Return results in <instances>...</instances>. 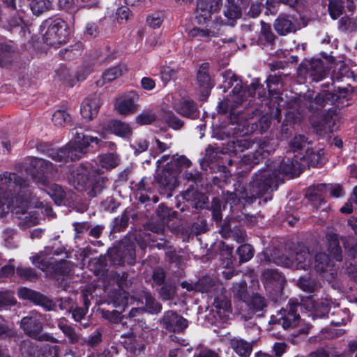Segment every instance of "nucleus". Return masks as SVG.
I'll use <instances>...</instances> for the list:
<instances>
[{
  "mask_svg": "<svg viewBox=\"0 0 357 357\" xmlns=\"http://www.w3.org/2000/svg\"><path fill=\"white\" fill-rule=\"evenodd\" d=\"M0 182L8 208L15 209L17 214H26L34 197L29 180L17 173L5 172L0 174Z\"/></svg>",
  "mask_w": 357,
  "mask_h": 357,
  "instance_id": "f257e3e1",
  "label": "nucleus"
},
{
  "mask_svg": "<svg viewBox=\"0 0 357 357\" xmlns=\"http://www.w3.org/2000/svg\"><path fill=\"white\" fill-rule=\"evenodd\" d=\"M68 179L70 184L77 191L86 192L91 198L100 195L108 181L103 172L98 168H93L91 165H80L77 167L70 172Z\"/></svg>",
  "mask_w": 357,
  "mask_h": 357,
  "instance_id": "f03ea898",
  "label": "nucleus"
},
{
  "mask_svg": "<svg viewBox=\"0 0 357 357\" xmlns=\"http://www.w3.org/2000/svg\"><path fill=\"white\" fill-rule=\"evenodd\" d=\"M17 294L20 299L29 301L47 311H56L59 307L60 310H66V312H87L91 305L89 296L86 292L82 294L84 306L77 307L75 310H73L74 303L70 298L54 301L39 291L25 287L19 288Z\"/></svg>",
  "mask_w": 357,
  "mask_h": 357,
  "instance_id": "7ed1b4c3",
  "label": "nucleus"
},
{
  "mask_svg": "<svg viewBox=\"0 0 357 357\" xmlns=\"http://www.w3.org/2000/svg\"><path fill=\"white\" fill-rule=\"evenodd\" d=\"M280 177L275 171L270 168L259 169L252 176V180L248 185L250 202L253 203L257 198L270 194L278 187Z\"/></svg>",
  "mask_w": 357,
  "mask_h": 357,
  "instance_id": "20e7f679",
  "label": "nucleus"
},
{
  "mask_svg": "<svg viewBox=\"0 0 357 357\" xmlns=\"http://www.w3.org/2000/svg\"><path fill=\"white\" fill-rule=\"evenodd\" d=\"M102 141L97 137L83 132H76L74 139L65 146L68 162L77 161L82 158L88 152L93 151L101 146Z\"/></svg>",
  "mask_w": 357,
  "mask_h": 357,
  "instance_id": "39448f33",
  "label": "nucleus"
},
{
  "mask_svg": "<svg viewBox=\"0 0 357 357\" xmlns=\"http://www.w3.org/2000/svg\"><path fill=\"white\" fill-rule=\"evenodd\" d=\"M47 31L43 34L44 43L49 46H57L66 43L70 36V28L61 18L49 19L43 24Z\"/></svg>",
  "mask_w": 357,
  "mask_h": 357,
  "instance_id": "423d86ee",
  "label": "nucleus"
},
{
  "mask_svg": "<svg viewBox=\"0 0 357 357\" xmlns=\"http://www.w3.org/2000/svg\"><path fill=\"white\" fill-rule=\"evenodd\" d=\"M106 261L114 267L135 264V246L132 243L113 246L107 250Z\"/></svg>",
  "mask_w": 357,
  "mask_h": 357,
  "instance_id": "0eeeda50",
  "label": "nucleus"
},
{
  "mask_svg": "<svg viewBox=\"0 0 357 357\" xmlns=\"http://www.w3.org/2000/svg\"><path fill=\"white\" fill-rule=\"evenodd\" d=\"M266 291L270 294L275 305H280V300L286 283L284 275L275 269H266L262 273Z\"/></svg>",
  "mask_w": 357,
  "mask_h": 357,
  "instance_id": "6e6552de",
  "label": "nucleus"
},
{
  "mask_svg": "<svg viewBox=\"0 0 357 357\" xmlns=\"http://www.w3.org/2000/svg\"><path fill=\"white\" fill-rule=\"evenodd\" d=\"M249 6L248 0H225L222 5V17L217 19L221 25L234 27L242 17L243 10Z\"/></svg>",
  "mask_w": 357,
  "mask_h": 357,
  "instance_id": "1a4fd4ad",
  "label": "nucleus"
},
{
  "mask_svg": "<svg viewBox=\"0 0 357 357\" xmlns=\"http://www.w3.org/2000/svg\"><path fill=\"white\" fill-rule=\"evenodd\" d=\"M312 260L313 256L310 252L308 248H303L296 252L294 261L289 257L282 255L275 257L273 262L285 268L307 271L311 267Z\"/></svg>",
  "mask_w": 357,
  "mask_h": 357,
  "instance_id": "9d476101",
  "label": "nucleus"
},
{
  "mask_svg": "<svg viewBox=\"0 0 357 357\" xmlns=\"http://www.w3.org/2000/svg\"><path fill=\"white\" fill-rule=\"evenodd\" d=\"M32 263L43 271L51 273L55 276L66 275L70 272L69 262L65 259L57 261L56 259L41 257L38 255L31 257Z\"/></svg>",
  "mask_w": 357,
  "mask_h": 357,
  "instance_id": "9b49d317",
  "label": "nucleus"
},
{
  "mask_svg": "<svg viewBox=\"0 0 357 357\" xmlns=\"http://www.w3.org/2000/svg\"><path fill=\"white\" fill-rule=\"evenodd\" d=\"M178 176L176 171H172L170 167H165L154 176V183L156 190L160 194L171 196L178 184Z\"/></svg>",
  "mask_w": 357,
  "mask_h": 357,
  "instance_id": "f8f14e48",
  "label": "nucleus"
},
{
  "mask_svg": "<svg viewBox=\"0 0 357 357\" xmlns=\"http://www.w3.org/2000/svg\"><path fill=\"white\" fill-rule=\"evenodd\" d=\"M50 165L52 163L48 160L38 158H31L26 171L36 184L46 186L49 183L47 173Z\"/></svg>",
  "mask_w": 357,
  "mask_h": 357,
  "instance_id": "ddd939ff",
  "label": "nucleus"
},
{
  "mask_svg": "<svg viewBox=\"0 0 357 357\" xmlns=\"http://www.w3.org/2000/svg\"><path fill=\"white\" fill-rule=\"evenodd\" d=\"M222 6V0H197L195 11L199 24L207 23L213 13L218 12Z\"/></svg>",
  "mask_w": 357,
  "mask_h": 357,
  "instance_id": "4468645a",
  "label": "nucleus"
},
{
  "mask_svg": "<svg viewBox=\"0 0 357 357\" xmlns=\"http://www.w3.org/2000/svg\"><path fill=\"white\" fill-rule=\"evenodd\" d=\"M139 95L137 91H127L121 97L116 99L114 105L115 109L121 115L133 114L139 110Z\"/></svg>",
  "mask_w": 357,
  "mask_h": 357,
  "instance_id": "2eb2a0df",
  "label": "nucleus"
},
{
  "mask_svg": "<svg viewBox=\"0 0 357 357\" xmlns=\"http://www.w3.org/2000/svg\"><path fill=\"white\" fill-rule=\"evenodd\" d=\"M21 327L24 331L30 337L38 339L40 341H48L53 343L57 342V340L48 334L40 333L43 326L39 319L36 316L25 317L21 321Z\"/></svg>",
  "mask_w": 357,
  "mask_h": 357,
  "instance_id": "dca6fc26",
  "label": "nucleus"
},
{
  "mask_svg": "<svg viewBox=\"0 0 357 357\" xmlns=\"http://www.w3.org/2000/svg\"><path fill=\"white\" fill-rule=\"evenodd\" d=\"M274 151V147L268 142L263 141L259 144L258 149L255 152L243 156L241 158L242 163L252 168L264 159L268 158Z\"/></svg>",
  "mask_w": 357,
  "mask_h": 357,
  "instance_id": "f3484780",
  "label": "nucleus"
},
{
  "mask_svg": "<svg viewBox=\"0 0 357 357\" xmlns=\"http://www.w3.org/2000/svg\"><path fill=\"white\" fill-rule=\"evenodd\" d=\"M136 303L137 306L132 307L129 312H160L162 310V305L150 292L144 291Z\"/></svg>",
  "mask_w": 357,
  "mask_h": 357,
  "instance_id": "a211bd4d",
  "label": "nucleus"
},
{
  "mask_svg": "<svg viewBox=\"0 0 357 357\" xmlns=\"http://www.w3.org/2000/svg\"><path fill=\"white\" fill-rule=\"evenodd\" d=\"M210 63L208 62L202 63L197 72V82L202 97L208 98L213 84L209 74Z\"/></svg>",
  "mask_w": 357,
  "mask_h": 357,
  "instance_id": "6ab92c4d",
  "label": "nucleus"
},
{
  "mask_svg": "<svg viewBox=\"0 0 357 357\" xmlns=\"http://www.w3.org/2000/svg\"><path fill=\"white\" fill-rule=\"evenodd\" d=\"M100 95L97 93L91 94L87 96L82 102L80 114L86 121H91L95 118L100 107Z\"/></svg>",
  "mask_w": 357,
  "mask_h": 357,
  "instance_id": "aec40b11",
  "label": "nucleus"
},
{
  "mask_svg": "<svg viewBox=\"0 0 357 357\" xmlns=\"http://www.w3.org/2000/svg\"><path fill=\"white\" fill-rule=\"evenodd\" d=\"M174 109L181 116L195 120L199 118L200 111L197 103L192 99H181L174 105Z\"/></svg>",
  "mask_w": 357,
  "mask_h": 357,
  "instance_id": "412c9836",
  "label": "nucleus"
},
{
  "mask_svg": "<svg viewBox=\"0 0 357 357\" xmlns=\"http://www.w3.org/2000/svg\"><path fill=\"white\" fill-rule=\"evenodd\" d=\"M273 27L280 36H287L297 30V20L291 15L280 14L275 20Z\"/></svg>",
  "mask_w": 357,
  "mask_h": 357,
  "instance_id": "4be33fe9",
  "label": "nucleus"
},
{
  "mask_svg": "<svg viewBox=\"0 0 357 357\" xmlns=\"http://www.w3.org/2000/svg\"><path fill=\"white\" fill-rule=\"evenodd\" d=\"M323 149L315 151L312 148H307L305 150V154H300L298 155L299 161L303 170L310 167H321L325 162L323 158Z\"/></svg>",
  "mask_w": 357,
  "mask_h": 357,
  "instance_id": "5701e85b",
  "label": "nucleus"
},
{
  "mask_svg": "<svg viewBox=\"0 0 357 357\" xmlns=\"http://www.w3.org/2000/svg\"><path fill=\"white\" fill-rule=\"evenodd\" d=\"M273 171L277 172L279 177L280 174L298 176L303 172L298 155H294L293 158H284L280 162L278 169Z\"/></svg>",
  "mask_w": 357,
  "mask_h": 357,
  "instance_id": "b1692460",
  "label": "nucleus"
},
{
  "mask_svg": "<svg viewBox=\"0 0 357 357\" xmlns=\"http://www.w3.org/2000/svg\"><path fill=\"white\" fill-rule=\"evenodd\" d=\"M334 94L329 91H322L317 93L314 99L308 102L307 107L312 114H319L326 105H334Z\"/></svg>",
  "mask_w": 357,
  "mask_h": 357,
  "instance_id": "393cba45",
  "label": "nucleus"
},
{
  "mask_svg": "<svg viewBox=\"0 0 357 357\" xmlns=\"http://www.w3.org/2000/svg\"><path fill=\"white\" fill-rule=\"evenodd\" d=\"M17 45L13 40L0 41V66H8L17 57Z\"/></svg>",
  "mask_w": 357,
  "mask_h": 357,
  "instance_id": "a878e982",
  "label": "nucleus"
},
{
  "mask_svg": "<svg viewBox=\"0 0 357 357\" xmlns=\"http://www.w3.org/2000/svg\"><path fill=\"white\" fill-rule=\"evenodd\" d=\"M240 105L241 101L230 100L228 98H225L218 102L217 112L220 114L229 113L231 122L232 123H238L241 115V111L237 110Z\"/></svg>",
  "mask_w": 357,
  "mask_h": 357,
  "instance_id": "bb28decb",
  "label": "nucleus"
},
{
  "mask_svg": "<svg viewBox=\"0 0 357 357\" xmlns=\"http://www.w3.org/2000/svg\"><path fill=\"white\" fill-rule=\"evenodd\" d=\"M162 326L169 331L181 332L188 326V321L178 314H167L162 321Z\"/></svg>",
  "mask_w": 357,
  "mask_h": 357,
  "instance_id": "cd10ccee",
  "label": "nucleus"
},
{
  "mask_svg": "<svg viewBox=\"0 0 357 357\" xmlns=\"http://www.w3.org/2000/svg\"><path fill=\"white\" fill-rule=\"evenodd\" d=\"M276 38L277 37L273 32L271 24L261 21L257 44L262 46V48L269 47L271 50H273L275 48Z\"/></svg>",
  "mask_w": 357,
  "mask_h": 357,
  "instance_id": "c85d7f7f",
  "label": "nucleus"
},
{
  "mask_svg": "<svg viewBox=\"0 0 357 357\" xmlns=\"http://www.w3.org/2000/svg\"><path fill=\"white\" fill-rule=\"evenodd\" d=\"M56 75L59 78L66 82L68 86H73L77 82L84 81L86 79L88 73L83 69L79 70L75 75H71L69 69L66 67L61 66L56 70Z\"/></svg>",
  "mask_w": 357,
  "mask_h": 357,
  "instance_id": "c756f323",
  "label": "nucleus"
},
{
  "mask_svg": "<svg viewBox=\"0 0 357 357\" xmlns=\"http://www.w3.org/2000/svg\"><path fill=\"white\" fill-rule=\"evenodd\" d=\"M209 167L213 172L219 173V176H214L212 178V184L220 188H224L229 182L231 173L225 165H214L211 163Z\"/></svg>",
  "mask_w": 357,
  "mask_h": 357,
  "instance_id": "7c9ffc66",
  "label": "nucleus"
},
{
  "mask_svg": "<svg viewBox=\"0 0 357 357\" xmlns=\"http://www.w3.org/2000/svg\"><path fill=\"white\" fill-rule=\"evenodd\" d=\"M106 128L111 133L124 139L129 138L132 133V128L128 123L118 119L109 121Z\"/></svg>",
  "mask_w": 357,
  "mask_h": 357,
  "instance_id": "2f4dec72",
  "label": "nucleus"
},
{
  "mask_svg": "<svg viewBox=\"0 0 357 357\" xmlns=\"http://www.w3.org/2000/svg\"><path fill=\"white\" fill-rule=\"evenodd\" d=\"M225 199L226 202L231 205L252 204L251 202L249 201L248 188L241 184H238V188H235L234 192H227Z\"/></svg>",
  "mask_w": 357,
  "mask_h": 357,
  "instance_id": "473e14b6",
  "label": "nucleus"
},
{
  "mask_svg": "<svg viewBox=\"0 0 357 357\" xmlns=\"http://www.w3.org/2000/svg\"><path fill=\"white\" fill-rule=\"evenodd\" d=\"M321 5L327 7L328 13L333 20L339 19L344 12V0H321Z\"/></svg>",
  "mask_w": 357,
  "mask_h": 357,
  "instance_id": "72a5a7b5",
  "label": "nucleus"
},
{
  "mask_svg": "<svg viewBox=\"0 0 357 357\" xmlns=\"http://www.w3.org/2000/svg\"><path fill=\"white\" fill-rule=\"evenodd\" d=\"M314 261V270L320 274L331 271L334 268V263L329 255L325 252H318L313 257Z\"/></svg>",
  "mask_w": 357,
  "mask_h": 357,
  "instance_id": "f704fd0d",
  "label": "nucleus"
},
{
  "mask_svg": "<svg viewBox=\"0 0 357 357\" xmlns=\"http://www.w3.org/2000/svg\"><path fill=\"white\" fill-rule=\"evenodd\" d=\"M229 345L240 357H249L252 351V342H248L239 337L231 339Z\"/></svg>",
  "mask_w": 357,
  "mask_h": 357,
  "instance_id": "c9c22d12",
  "label": "nucleus"
},
{
  "mask_svg": "<svg viewBox=\"0 0 357 357\" xmlns=\"http://www.w3.org/2000/svg\"><path fill=\"white\" fill-rule=\"evenodd\" d=\"M352 77L354 81H357V77L354 76V72L351 70L348 65L344 61H340L337 66L333 69L331 74V79L335 82H343L345 78Z\"/></svg>",
  "mask_w": 357,
  "mask_h": 357,
  "instance_id": "e433bc0d",
  "label": "nucleus"
},
{
  "mask_svg": "<svg viewBox=\"0 0 357 357\" xmlns=\"http://www.w3.org/2000/svg\"><path fill=\"white\" fill-rule=\"evenodd\" d=\"M354 92V87L350 84H348V87H340L338 86L334 89V105L338 108H342L345 106L349 105V103L344 104L351 98V93Z\"/></svg>",
  "mask_w": 357,
  "mask_h": 357,
  "instance_id": "4c0bfd02",
  "label": "nucleus"
},
{
  "mask_svg": "<svg viewBox=\"0 0 357 357\" xmlns=\"http://www.w3.org/2000/svg\"><path fill=\"white\" fill-rule=\"evenodd\" d=\"M340 108L337 106H332L327 111L319 115L318 121L314 126L323 129H331L333 126V117L340 112Z\"/></svg>",
  "mask_w": 357,
  "mask_h": 357,
  "instance_id": "58836bf2",
  "label": "nucleus"
},
{
  "mask_svg": "<svg viewBox=\"0 0 357 357\" xmlns=\"http://www.w3.org/2000/svg\"><path fill=\"white\" fill-rule=\"evenodd\" d=\"M43 187L56 205L61 206L65 204L66 192L61 185L54 183H50L49 181L47 185Z\"/></svg>",
  "mask_w": 357,
  "mask_h": 357,
  "instance_id": "ea45409f",
  "label": "nucleus"
},
{
  "mask_svg": "<svg viewBox=\"0 0 357 357\" xmlns=\"http://www.w3.org/2000/svg\"><path fill=\"white\" fill-rule=\"evenodd\" d=\"M313 307L314 305L310 301H299L298 298H291L289 300L287 303V307L289 309L281 307L280 310H277V312H297L298 310L301 311L305 310L310 312H313L312 310Z\"/></svg>",
  "mask_w": 357,
  "mask_h": 357,
  "instance_id": "a19ab883",
  "label": "nucleus"
},
{
  "mask_svg": "<svg viewBox=\"0 0 357 357\" xmlns=\"http://www.w3.org/2000/svg\"><path fill=\"white\" fill-rule=\"evenodd\" d=\"M84 50L83 43L77 41L75 44L66 48L61 49L58 53L59 56L66 61H73L82 55Z\"/></svg>",
  "mask_w": 357,
  "mask_h": 357,
  "instance_id": "79ce46f5",
  "label": "nucleus"
},
{
  "mask_svg": "<svg viewBox=\"0 0 357 357\" xmlns=\"http://www.w3.org/2000/svg\"><path fill=\"white\" fill-rule=\"evenodd\" d=\"M328 70L321 59L312 60L310 63V77L312 82H318L324 79Z\"/></svg>",
  "mask_w": 357,
  "mask_h": 357,
  "instance_id": "37998d69",
  "label": "nucleus"
},
{
  "mask_svg": "<svg viewBox=\"0 0 357 357\" xmlns=\"http://www.w3.org/2000/svg\"><path fill=\"white\" fill-rule=\"evenodd\" d=\"M282 316L279 319L273 315L269 321L270 324L281 325L284 329L293 328L297 326L299 321V314H281Z\"/></svg>",
  "mask_w": 357,
  "mask_h": 357,
  "instance_id": "c03bdc74",
  "label": "nucleus"
},
{
  "mask_svg": "<svg viewBox=\"0 0 357 357\" xmlns=\"http://www.w3.org/2000/svg\"><path fill=\"white\" fill-rule=\"evenodd\" d=\"M297 286L303 291L310 294L317 291L321 287L320 282L312 278L309 273L299 278Z\"/></svg>",
  "mask_w": 357,
  "mask_h": 357,
  "instance_id": "a18cd8bd",
  "label": "nucleus"
},
{
  "mask_svg": "<svg viewBox=\"0 0 357 357\" xmlns=\"http://www.w3.org/2000/svg\"><path fill=\"white\" fill-rule=\"evenodd\" d=\"M265 82L268 89V98H277L280 96L279 85L282 84V79L281 75L270 74L267 77Z\"/></svg>",
  "mask_w": 357,
  "mask_h": 357,
  "instance_id": "49530a36",
  "label": "nucleus"
},
{
  "mask_svg": "<svg viewBox=\"0 0 357 357\" xmlns=\"http://www.w3.org/2000/svg\"><path fill=\"white\" fill-rule=\"evenodd\" d=\"M220 259L226 267L237 265V259L233 255V248L221 242L220 245Z\"/></svg>",
  "mask_w": 357,
  "mask_h": 357,
  "instance_id": "de8ad7c7",
  "label": "nucleus"
},
{
  "mask_svg": "<svg viewBox=\"0 0 357 357\" xmlns=\"http://www.w3.org/2000/svg\"><path fill=\"white\" fill-rule=\"evenodd\" d=\"M123 344L127 351L135 356L139 355L145 349V345L143 341L136 336L127 337Z\"/></svg>",
  "mask_w": 357,
  "mask_h": 357,
  "instance_id": "09e8293b",
  "label": "nucleus"
},
{
  "mask_svg": "<svg viewBox=\"0 0 357 357\" xmlns=\"http://www.w3.org/2000/svg\"><path fill=\"white\" fill-rule=\"evenodd\" d=\"M128 69L125 64H119L116 66L105 70L102 75L104 82H110L121 77Z\"/></svg>",
  "mask_w": 357,
  "mask_h": 357,
  "instance_id": "8fccbe9b",
  "label": "nucleus"
},
{
  "mask_svg": "<svg viewBox=\"0 0 357 357\" xmlns=\"http://www.w3.org/2000/svg\"><path fill=\"white\" fill-rule=\"evenodd\" d=\"M133 189L136 196L139 192L152 193L156 190L154 178L152 180L151 176H144L138 183L135 184Z\"/></svg>",
  "mask_w": 357,
  "mask_h": 357,
  "instance_id": "3c124183",
  "label": "nucleus"
},
{
  "mask_svg": "<svg viewBox=\"0 0 357 357\" xmlns=\"http://www.w3.org/2000/svg\"><path fill=\"white\" fill-rule=\"evenodd\" d=\"M328 251L337 261L342 260V250L336 234H332L328 238Z\"/></svg>",
  "mask_w": 357,
  "mask_h": 357,
  "instance_id": "603ef678",
  "label": "nucleus"
},
{
  "mask_svg": "<svg viewBox=\"0 0 357 357\" xmlns=\"http://www.w3.org/2000/svg\"><path fill=\"white\" fill-rule=\"evenodd\" d=\"M220 233L225 238H233L236 240H243V235L240 229L236 227L231 228L229 221H225L220 227Z\"/></svg>",
  "mask_w": 357,
  "mask_h": 357,
  "instance_id": "864d4df0",
  "label": "nucleus"
},
{
  "mask_svg": "<svg viewBox=\"0 0 357 357\" xmlns=\"http://www.w3.org/2000/svg\"><path fill=\"white\" fill-rule=\"evenodd\" d=\"M245 303L250 310L256 311H263L268 305L266 299L258 293L250 295Z\"/></svg>",
  "mask_w": 357,
  "mask_h": 357,
  "instance_id": "5fc2aeb1",
  "label": "nucleus"
},
{
  "mask_svg": "<svg viewBox=\"0 0 357 357\" xmlns=\"http://www.w3.org/2000/svg\"><path fill=\"white\" fill-rule=\"evenodd\" d=\"M17 13V16H13L10 17L6 24H5L6 29L10 31L13 32L17 30H22L23 29V25L24 24V8H22L21 11L15 10Z\"/></svg>",
  "mask_w": 357,
  "mask_h": 357,
  "instance_id": "6e6d98bb",
  "label": "nucleus"
},
{
  "mask_svg": "<svg viewBox=\"0 0 357 357\" xmlns=\"http://www.w3.org/2000/svg\"><path fill=\"white\" fill-rule=\"evenodd\" d=\"M217 284V281L208 275H206L196 282L197 292L208 293L213 291Z\"/></svg>",
  "mask_w": 357,
  "mask_h": 357,
  "instance_id": "4d7b16f0",
  "label": "nucleus"
},
{
  "mask_svg": "<svg viewBox=\"0 0 357 357\" xmlns=\"http://www.w3.org/2000/svg\"><path fill=\"white\" fill-rule=\"evenodd\" d=\"M232 292L234 299L245 303L250 296L246 281L241 280L239 282L234 283Z\"/></svg>",
  "mask_w": 357,
  "mask_h": 357,
  "instance_id": "13d9d810",
  "label": "nucleus"
},
{
  "mask_svg": "<svg viewBox=\"0 0 357 357\" xmlns=\"http://www.w3.org/2000/svg\"><path fill=\"white\" fill-rule=\"evenodd\" d=\"M16 274L21 280L29 282H36L39 278L36 269L31 267L17 266Z\"/></svg>",
  "mask_w": 357,
  "mask_h": 357,
  "instance_id": "bf43d9fd",
  "label": "nucleus"
},
{
  "mask_svg": "<svg viewBox=\"0 0 357 357\" xmlns=\"http://www.w3.org/2000/svg\"><path fill=\"white\" fill-rule=\"evenodd\" d=\"M229 149L234 155L243 152L248 149L252 145V142L249 139L241 138L236 139L229 142Z\"/></svg>",
  "mask_w": 357,
  "mask_h": 357,
  "instance_id": "052dcab7",
  "label": "nucleus"
},
{
  "mask_svg": "<svg viewBox=\"0 0 357 357\" xmlns=\"http://www.w3.org/2000/svg\"><path fill=\"white\" fill-rule=\"evenodd\" d=\"M236 253L238 255V261L237 265H241L243 263L250 261L254 256L255 250L250 244L245 243L241 245L236 250Z\"/></svg>",
  "mask_w": 357,
  "mask_h": 357,
  "instance_id": "680f3d73",
  "label": "nucleus"
},
{
  "mask_svg": "<svg viewBox=\"0 0 357 357\" xmlns=\"http://www.w3.org/2000/svg\"><path fill=\"white\" fill-rule=\"evenodd\" d=\"M99 158L100 166L107 170L112 169L119 165V157L113 153L100 155Z\"/></svg>",
  "mask_w": 357,
  "mask_h": 357,
  "instance_id": "e2e57ef3",
  "label": "nucleus"
},
{
  "mask_svg": "<svg viewBox=\"0 0 357 357\" xmlns=\"http://www.w3.org/2000/svg\"><path fill=\"white\" fill-rule=\"evenodd\" d=\"M191 161L185 155H181L176 159H173L170 162H168L166 166L170 167L172 171H176L177 176L181 172L183 168H188L190 167Z\"/></svg>",
  "mask_w": 357,
  "mask_h": 357,
  "instance_id": "0e129e2a",
  "label": "nucleus"
},
{
  "mask_svg": "<svg viewBox=\"0 0 357 357\" xmlns=\"http://www.w3.org/2000/svg\"><path fill=\"white\" fill-rule=\"evenodd\" d=\"M162 119L168 126L174 130H179L183 126V121L180 119L173 112L165 111L162 115Z\"/></svg>",
  "mask_w": 357,
  "mask_h": 357,
  "instance_id": "69168bd1",
  "label": "nucleus"
},
{
  "mask_svg": "<svg viewBox=\"0 0 357 357\" xmlns=\"http://www.w3.org/2000/svg\"><path fill=\"white\" fill-rule=\"evenodd\" d=\"M183 178L187 182L192 183L194 186L198 187L203 184V174L197 169L186 170L183 173Z\"/></svg>",
  "mask_w": 357,
  "mask_h": 357,
  "instance_id": "338daca9",
  "label": "nucleus"
},
{
  "mask_svg": "<svg viewBox=\"0 0 357 357\" xmlns=\"http://www.w3.org/2000/svg\"><path fill=\"white\" fill-rule=\"evenodd\" d=\"M308 144L307 138L303 135H296L290 142L289 145L294 155H300L303 149Z\"/></svg>",
  "mask_w": 357,
  "mask_h": 357,
  "instance_id": "774afa93",
  "label": "nucleus"
}]
</instances>
